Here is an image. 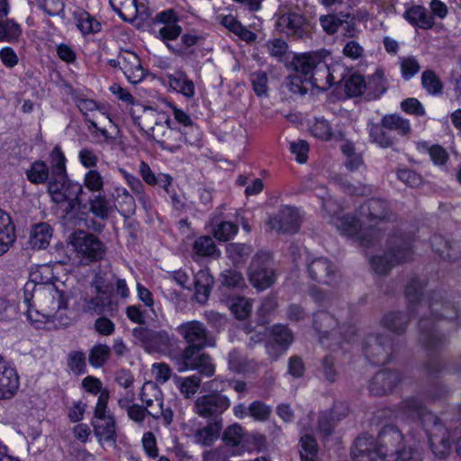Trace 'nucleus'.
I'll return each instance as SVG.
<instances>
[{
  "instance_id": "1",
  "label": "nucleus",
  "mask_w": 461,
  "mask_h": 461,
  "mask_svg": "<svg viewBox=\"0 0 461 461\" xmlns=\"http://www.w3.org/2000/svg\"><path fill=\"white\" fill-rule=\"evenodd\" d=\"M330 53L326 51L298 55L294 59V69L306 77L311 87L327 90L343 77V68L339 64L330 65Z\"/></svg>"
},
{
  "instance_id": "2",
  "label": "nucleus",
  "mask_w": 461,
  "mask_h": 461,
  "mask_svg": "<svg viewBox=\"0 0 461 461\" xmlns=\"http://www.w3.org/2000/svg\"><path fill=\"white\" fill-rule=\"evenodd\" d=\"M397 418L401 420H414L420 423L429 437L433 453L442 458L446 456L450 449L447 431L438 422V418L428 411L416 399L403 402Z\"/></svg>"
},
{
  "instance_id": "3",
  "label": "nucleus",
  "mask_w": 461,
  "mask_h": 461,
  "mask_svg": "<svg viewBox=\"0 0 461 461\" xmlns=\"http://www.w3.org/2000/svg\"><path fill=\"white\" fill-rule=\"evenodd\" d=\"M179 334L190 345L182 355L181 372L199 370L200 373L211 376L214 374V366L209 356L200 353V349L208 345L207 331L203 323L197 321L185 322L177 327Z\"/></svg>"
},
{
  "instance_id": "4",
  "label": "nucleus",
  "mask_w": 461,
  "mask_h": 461,
  "mask_svg": "<svg viewBox=\"0 0 461 461\" xmlns=\"http://www.w3.org/2000/svg\"><path fill=\"white\" fill-rule=\"evenodd\" d=\"M82 387L86 392L98 395L93 420L95 436L101 444L113 445L116 438V429L114 418L107 409L110 397L108 389L103 387L100 379L92 375H87L82 380Z\"/></svg>"
},
{
  "instance_id": "5",
  "label": "nucleus",
  "mask_w": 461,
  "mask_h": 461,
  "mask_svg": "<svg viewBox=\"0 0 461 461\" xmlns=\"http://www.w3.org/2000/svg\"><path fill=\"white\" fill-rule=\"evenodd\" d=\"M360 218L356 220L354 216L335 217L333 225L343 234L356 237L363 243L366 236L365 231L376 226L378 222L387 216V205L379 199H372L367 203L361 205Z\"/></svg>"
},
{
  "instance_id": "6",
  "label": "nucleus",
  "mask_w": 461,
  "mask_h": 461,
  "mask_svg": "<svg viewBox=\"0 0 461 461\" xmlns=\"http://www.w3.org/2000/svg\"><path fill=\"white\" fill-rule=\"evenodd\" d=\"M380 440L384 443L388 454L394 453L393 461H422L420 450L415 446H406L402 432L393 426H386L382 429Z\"/></svg>"
},
{
  "instance_id": "7",
  "label": "nucleus",
  "mask_w": 461,
  "mask_h": 461,
  "mask_svg": "<svg viewBox=\"0 0 461 461\" xmlns=\"http://www.w3.org/2000/svg\"><path fill=\"white\" fill-rule=\"evenodd\" d=\"M271 264V256L268 253H258L255 257L249 272V281L255 288L264 290L274 283L276 276Z\"/></svg>"
},
{
  "instance_id": "8",
  "label": "nucleus",
  "mask_w": 461,
  "mask_h": 461,
  "mask_svg": "<svg viewBox=\"0 0 461 461\" xmlns=\"http://www.w3.org/2000/svg\"><path fill=\"white\" fill-rule=\"evenodd\" d=\"M70 243L77 257L87 261L101 258L104 252L103 244L94 235L84 231L73 233Z\"/></svg>"
},
{
  "instance_id": "9",
  "label": "nucleus",
  "mask_w": 461,
  "mask_h": 461,
  "mask_svg": "<svg viewBox=\"0 0 461 461\" xmlns=\"http://www.w3.org/2000/svg\"><path fill=\"white\" fill-rule=\"evenodd\" d=\"M388 455V449L384 448V443L375 439L370 436L359 437L352 448L351 456L354 461H376L378 457Z\"/></svg>"
},
{
  "instance_id": "10",
  "label": "nucleus",
  "mask_w": 461,
  "mask_h": 461,
  "mask_svg": "<svg viewBox=\"0 0 461 461\" xmlns=\"http://www.w3.org/2000/svg\"><path fill=\"white\" fill-rule=\"evenodd\" d=\"M158 30L155 36L161 40L169 49L170 44H176L181 35V26L176 23V14L172 10L161 12L157 16Z\"/></svg>"
},
{
  "instance_id": "11",
  "label": "nucleus",
  "mask_w": 461,
  "mask_h": 461,
  "mask_svg": "<svg viewBox=\"0 0 461 461\" xmlns=\"http://www.w3.org/2000/svg\"><path fill=\"white\" fill-rule=\"evenodd\" d=\"M230 405L228 397L221 394H210L199 397L195 401L194 411L203 417L221 414Z\"/></svg>"
},
{
  "instance_id": "12",
  "label": "nucleus",
  "mask_w": 461,
  "mask_h": 461,
  "mask_svg": "<svg viewBox=\"0 0 461 461\" xmlns=\"http://www.w3.org/2000/svg\"><path fill=\"white\" fill-rule=\"evenodd\" d=\"M48 190L52 200L59 203L77 197L82 191V186L79 183L69 180L68 176L64 180L55 177L54 181L49 183Z\"/></svg>"
},
{
  "instance_id": "13",
  "label": "nucleus",
  "mask_w": 461,
  "mask_h": 461,
  "mask_svg": "<svg viewBox=\"0 0 461 461\" xmlns=\"http://www.w3.org/2000/svg\"><path fill=\"white\" fill-rule=\"evenodd\" d=\"M268 226L276 230L284 232L296 231L300 224V216L294 208L285 206L278 214L271 217Z\"/></svg>"
},
{
  "instance_id": "14",
  "label": "nucleus",
  "mask_w": 461,
  "mask_h": 461,
  "mask_svg": "<svg viewBox=\"0 0 461 461\" xmlns=\"http://www.w3.org/2000/svg\"><path fill=\"white\" fill-rule=\"evenodd\" d=\"M310 133L316 139L329 141L332 139L341 138L344 133L339 124H331L324 117H314L308 123Z\"/></svg>"
},
{
  "instance_id": "15",
  "label": "nucleus",
  "mask_w": 461,
  "mask_h": 461,
  "mask_svg": "<svg viewBox=\"0 0 461 461\" xmlns=\"http://www.w3.org/2000/svg\"><path fill=\"white\" fill-rule=\"evenodd\" d=\"M19 387V376L14 368L0 356V400L12 398Z\"/></svg>"
},
{
  "instance_id": "16",
  "label": "nucleus",
  "mask_w": 461,
  "mask_h": 461,
  "mask_svg": "<svg viewBox=\"0 0 461 461\" xmlns=\"http://www.w3.org/2000/svg\"><path fill=\"white\" fill-rule=\"evenodd\" d=\"M410 255L408 249L401 248L384 256H375L371 259L372 267L377 274H384L394 265L409 259Z\"/></svg>"
},
{
  "instance_id": "17",
  "label": "nucleus",
  "mask_w": 461,
  "mask_h": 461,
  "mask_svg": "<svg viewBox=\"0 0 461 461\" xmlns=\"http://www.w3.org/2000/svg\"><path fill=\"white\" fill-rule=\"evenodd\" d=\"M271 336V341L267 346V353L274 357L284 354L294 339L291 331L281 325L272 328Z\"/></svg>"
},
{
  "instance_id": "18",
  "label": "nucleus",
  "mask_w": 461,
  "mask_h": 461,
  "mask_svg": "<svg viewBox=\"0 0 461 461\" xmlns=\"http://www.w3.org/2000/svg\"><path fill=\"white\" fill-rule=\"evenodd\" d=\"M185 429L187 435L192 437L195 443L210 446L218 438L221 429V423L220 421H213L199 429H193L189 425H185Z\"/></svg>"
},
{
  "instance_id": "19",
  "label": "nucleus",
  "mask_w": 461,
  "mask_h": 461,
  "mask_svg": "<svg viewBox=\"0 0 461 461\" xmlns=\"http://www.w3.org/2000/svg\"><path fill=\"white\" fill-rule=\"evenodd\" d=\"M122 70L131 84H137L144 78V69L140 58L132 52H127L120 59Z\"/></svg>"
},
{
  "instance_id": "20",
  "label": "nucleus",
  "mask_w": 461,
  "mask_h": 461,
  "mask_svg": "<svg viewBox=\"0 0 461 461\" xmlns=\"http://www.w3.org/2000/svg\"><path fill=\"white\" fill-rule=\"evenodd\" d=\"M113 11L124 21H133L146 15V8L136 0H109Z\"/></svg>"
},
{
  "instance_id": "21",
  "label": "nucleus",
  "mask_w": 461,
  "mask_h": 461,
  "mask_svg": "<svg viewBox=\"0 0 461 461\" xmlns=\"http://www.w3.org/2000/svg\"><path fill=\"white\" fill-rule=\"evenodd\" d=\"M93 286L97 296L95 299L91 301L92 306L89 307L96 311L103 308L109 300L112 291V284L107 275L103 276L98 274L93 281Z\"/></svg>"
},
{
  "instance_id": "22",
  "label": "nucleus",
  "mask_w": 461,
  "mask_h": 461,
  "mask_svg": "<svg viewBox=\"0 0 461 461\" xmlns=\"http://www.w3.org/2000/svg\"><path fill=\"white\" fill-rule=\"evenodd\" d=\"M170 89L183 95L185 98H193L195 95V86L194 82L183 72L168 74L166 77Z\"/></svg>"
},
{
  "instance_id": "23",
  "label": "nucleus",
  "mask_w": 461,
  "mask_h": 461,
  "mask_svg": "<svg viewBox=\"0 0 461 461\" xmlns=\"http://www.w3.org/2000/svg\"><path fill=\"white\" fill-rule=\"evenodd\" d=\"M15 240V229L8 213L0 209V256L8 251Z\"/></svg>"
},
{
  "instance_id": "24",
  "label": "nucleus",
  "mask_w": 461,
  "mask_h": 461,
  "mask_svg": "<svg viewBox=\"0 0 461 461\" xmlns=\"http://www.w3.org/2000/svg\"><path fill=\"white\" fill-rule=\"evenodd\" d=\"M403 16L411 24L420 29L428 30L435 24L433 16L421 5L408 8Z\"/></svg>"
},
{
  "instance_id": "25",
  "label": "nucleus",
  "mask_w": 461,
  "mask_h": 461,
  "mask_svg": "<svg viewBox=\"0 0 461 461\" xmlns=\"http://www.w3.org/2000/svg\"><path fill=\"white\" fill-rule=\"evenodd\" d=\"M244 429L239 424H232L225 429L222 434V441L229 448L231 456H238L237 450L240 448Z\"/></svg>"
},
{
  "instance_id": "26",
  "label": "nucleus",
  "mask_w": 461,
  "mask_h": 461,
  "mask_svg": "<svg viewBox=\"0 0 461 461\" xmlns=\"http://www.w3.org/2000/svg\"><path fill=\"white\" fill-rule=\"evenodd\" d=\"M212 284L213 278L208 270H200L194 276L195 298L199 303L207 301Z\"/></svg>"
},
{
  "instance_id": "27",
  "label": "nucleus",
  "mask_w": 461,
  "mask_h": 461,
  "mask_svg": "<svg viewBox=\"0 0 461 461\" xmlns=\"http://www.w3.org/2000/svg\"><path fill=\"white\" fill-rule=\"evenodd\" d=\"M203 36L194 32H187L178 38L176 44L169 45V50L176 54H186L193 50L194 46L201 44Z\"/></svg>"
},
{
  "instance_id": "28",
  "label": "nucleus",
  "mask_w": 461,
  "mask_h": 461,
  "mask_svg": "<svg viewBox=\"0 0 461 461\" xmlns=\"http://www.w3.org/2000/svg\"><path fill=\"white\" fill-rule=\"evenodd\" d=\"M303 24V18L297 14H285L277 21L278 30L286 35H294L301 32Z\"/></svg>"
},
{
  "instance_id": "29",
  "label": "nucleus",
  "mask_w": 461,
  "mask_h": 461,
  "mask_svg": "<svg viewBox=\"0 0 461 461\" xmlns=\"http://www.w3.org/2000/svg\"><path fill=\"white\" fill-rule=\"evenodd\" d=\"M52 236V230L47 223H40L31 230V249L46 248Z\"/></svg>"
},
{
  "instance_id": "30",
  "label": "nucleus",
  "mask_w": 461,
  "mask_h": 461,
  "mask_svg": "<svg viewBox=\"0 0 461 461\" xmlns=\"http://www.w3.org/2000/svg\"><path fill=\"white\" fill-rule=\"evenodd\" d=\"M74 17L76 25L82 34L95 33L101 29L100 23L83 10L76 11Z\"/></svg>"
},
{
  "instance_id": "31",
  "label": "nucleus",
  "mask_w": 461,
  "mask_h": 461,
  "mask_svg": "<svg viewBox=\"0 0 461 461\" xmlns=\"http://www.w3.org/2000/svg\"><path fill=\"white\" fill-rule=\"evenodd\" d=\"M398 376L394 372H382L377 374L372 382L371 391L375 393H384L393 389Z\"/></svg>"
},
{
  "instance_id": "32",
  "label": "nucleus",
  "mask_w": 461,
  "mask_h": 461,
  "mask_svg": "<svg viewBox=\"0 0 461 461\" xmlns=\"http://www.w3.org/2000/svg\"><path fill=\"white\" fill-rule=\"evenodd\" d=\"M334 272L331 264L326 258H318L309 265V273L313 279L330 284V276Z\"/></svg>"
},
{
  "instance_id": "33",
  "label": "nucleus",
  "mask_w": 461,
  "mask_h": 461,
  "mask_svg": "<svg viewBox=\"0 0 461 461\" xmlns=\"http://www.w3.org/2000/svg\"><path fill=\"white\" fill-rule=\"evenodd\" d=\"M140 399L150 410L155 406L162 407L161 392L153 382H147L143 384L140 392Z\"/></svg>"
},
{
  "instance_id": "34",
  "label": "nucleus",
  "mask_w": 461,
  "mask_h": 461,
  "mask_svg": "<svg viewBox=\"0 0 461 461\" xmlns=\"http://www.w3.org/2000/svg\"><path fill=\"white\" fill-rule=\"evenodd\" d=\"M265 446V437L260 434L251 433L248 434L244 432L242 438V443L240 448H238V456H242L245 453H252L255 451H260Z\"/></svg>"
},
{
  "instance_id": "35",
  "label": "nucleus",
  "mask_w": 461,
  "mask_h": 461,
  "mask_svg": "<svg viewBox=\"0 0 461 461\" xmlns=\"http://www.w3.org/2000/svg\"><path fill=\"white\" fill-rule=\"evenodd\" d=\"M173 382L180 390L181 393L185 398H189L198 391L201 384V378L198 375L186 377L175 376Z\"/></svg>"
},
{
  "instance_id": "36",
  "label": "nucleus",
  "mask_w": 461,
  "mask_h": 461,
  "mask_svg": "<svg viewBox=\"0 0 461 461\" xmlns=\"http://www.w3.org/2000/svg\"><path fill=\"white\" fill-rule=\"evenodd\" d=\"M109 122L112 124L113 130L111 131H107L104 128H101L95 122H91L92 127L95 129V133H99L103 138L105 143L111 145H120L122 144L121 140V131L118 125L113 121L110 115H106Z\"/></svg>"
},
{
  "instance_id": "37",
  "label": "nucleus",
  "mask_w": 461,
  "mask_h": 461,
  "mask_svg": "<svg viewBox=\"0 0 461 461\" xmlns=\"http://www.w3.org/2000/svg\"><path fill=\"white\" fill-rule=\"evenodd\" d=\"M301 461H317L318 446L314 438L303 435L300 439Z\"/></svg>"
},
{
  "instance_id": "38",
  "label": "nucleus",
  "mask_w": 461,
  "mask_h": 461,
  "mask_svg": "<svg viewBox=\"0 0 461 461\" xmlns=\"http://www.w3.org/2000/svg\"><path fill=\"white\" fill-rule=\"evenodd\" d=\"M50 164L55 177L65 179L67 176L66 158L59 147H55L50 154Z\"/></svg>"
},
{
  "instance_id": "39",
  "label": "nucleus",
  "mask_w": 461,
  "mask_h": 461,
  "mask_svg": "<svg viewBox=\"0 0 461 461\" xmlns=\"http://www.w3.org/2000/svg\"><path fill=\"white\" fill-rule=\"evenodd\" d=\"M84 186L91 193L101 192L104 185V177L96 169H89L83 177Z\"/></svg>"
},
{
  "instance_id": "40",
  "label": "nucleus",
  "mask_w": 461,
  "mask_h": 461,
  "mask_svg": "<svg viewBox=\"0 0 461 461\" xmlns=\"http://www.w3.org/2000/svg\"><path fill=\"white\" fill-rule=\"evenodd\" d=\"M366 86L364 77L358 74H353L345 80V91L348 96L362 95Z\"/></svg>"
},
{
  "instance_id": "41",
  "label": "nucleus",
  "mask_w": 461,
  "mask_h": 461,
  "mask_svg": "<svg viewBox=\"0 0 461 461\" xmlns=\"http://www.w3.org/2000/svg\"><path fill=\"white\" fill-rule=\"evenodd\" d=\"M382 124L384 128L390 131H396L402 135L410 131L409 121L394 114L384 116Z\"/></svg>"
},
{
  "instance_id": "42",
  "label": "nucleus",
  "mask_w": 461,
  "mask_h": 461,
  "mask_svg": "<svg viewBox=\"0 0 461 461\" xmlns=\"http://www.w3.org/2000/svg\"><path fill=\"white\" fill-rule=\"evenodd\" d=\"M110 357V348L106 345H95L89 353V363L92 366L98 368L104 366Z\"/></svg>"
},
{
  "instance_id": "43",
  "label": "nucleus",
  "mask_w": 461,
  "mask_h": 461,
  "mask_svg": "<svg viewBox=\"0 0 461 461\" xmlns=\"http://www.w3.org/2000/svg\"><path fill=\"white\" fill-rule=\"evenodd\" d=\"M31 5H36L50 16L59 15L64 10L63 0H33Z\"/></svg>"
},
{
  "instance_id": "44",
  "label": "nucleus",
  "mask_w": 461,
  "mask_h": 461,
  "mask_svg": "<svg viewBox=\"0 0 461 461\" xmlns=\"http://www.w3.org/2000/svg\"><path fill=\"white\" fill-rule=\"evenodd\" d=\"M194 251L198 256H214L218 254L212 239L208 236H203L195 240Z\"/></svg>"
},
{
  "instance_id": "45",
  "label": "nucleus",
  "mask_w": 461,
  "mask_h": 461,
  "mask_svg": "<svg viewBox=\"0 0 461 461\" xmlns=\"http://www.w3.org/2000/svg\"><path fill=\"white\" fill-rule=\"evenodd\" d=\"M224 23L230 29V31H231L245 41L251 42L254 41L257 38L254 32L245 28L233 17L226 18Z\"/></svg>"
},
{
  "instance_id": "46",
  "label": "nucleus",
  "mask_w": 461,
  "mask_h": 461,
  "mask_svg": "<svg viewBox=\"0 0 461 461\" xmlns=\"http://www.w3.org/2000/svg\"><path fill=\"white\" fill-rule=\"evenodd\" d=\"M90 210L97 217L104 219L113 211V206L104 195H96L90 201Z\"/></svg>"
},
{
  "instance_id": "47",
  "label": "nucleus",
  "mask_w": 461,
  "mask_h": 461,
  "mask_svg": "<svg viewBox=\"0 0 461 461\" xmlns=\"http://www.w3.org/2000/svg\"><path fill=\"white\" fill-rule=\"evenodd\" d=\"M229 307L236 318L242 320L249 315L252 304L249 299L239 297L233 299L229 303Z\"/></svg>"
},
{
  "instance_id": "48",
  "label": "nucleus",
  "mask_w": 461,
  "mask_h": 461,
  "mask_svg": "<svg viewBox=\"0 0 461 461\" xmlns=\"http://www.w3.org/2000/svg\"><path fill=\"white\" fill-rule=\"evenodd\" d=\"M238 226L230 221H221L213 230V236L221 241H227L238 233Z\"/></svg>"
},
{
  "instance_id": "49",
  "label": "nucleus",
  "mask_w": 461,
  "mask_h": 461,
  "mask_svg": "<svg viewBox=\"0 0 461 461\" xmlns=\"http://www.w3.org/2000/svg\"><path fill=\"white\" fill-rule=\"evenodd\" d=\"M348 14H342L339 17L334 14L321 16L320 22L321 27L327 33H334L338 31L339 27L347 22Z\"/></svg>"
},
{
  "instance_id": "50",
  "label": "nucleus",
  "mask_w": 461,
  "mask_h": 461,
  "mask_svg": "<svg viewBox=\"0 0 461 461\" xmlns=\"http://www.w3.org/2000/svg\"><path fill=\"white\" fill-rule=\"evenodd\" d=\"M289 90L294 94H305L311 87L310 83L306 82V77L295 69L294 75L289 77L287 82Z\"/></svg>"
},
{
  "instance_id": "51",
  "label": "nucleus",
  "mask_w": 461,
  "mask_h": 461,
  "mask_svg": "<svg viewBox=\"0 0 461 461\" xmlns=\"http://www.w3.org/2000/svg\"><path fill=\"white\" fill-rule=\"evenodd\" d=\"M21 32L20 26L12 20L0 22V41L16 39Z\"/></svg>"
},
{
  "instance_id": "52",
  "label": "nucleus",
  "mask_w": 461,
  "mask_h": 461,
  "mask_svg": "<svg viewBox=\"0 0 461 461\" xmlns=\"http://www.w3.org/2000/svg\"><path fill=\"white\" fill-rule=\"evenodd\" d=\"M422 86L431 95L440 93L442 85L438 77L432 71H425L422 74Z\"/></svg>"
},
{
  "instance_id": "53",
  "label": "nucleus",
  "mask_w": 461,
  "mask_h": 461,
  "mask_svg": "<svg viewBox=\"0 0 461 461\" xmlns=\"http://www.w3.org/2000/svg\"><path fill=\"white\" fill-rule=\"evenodd\" d=\"M370 139L380 147L387 148L392 145V140L386 135L383 127L372 124L369 126Z\"/></svg>"
},
{
  "instance_id": "54",
  "label": "nucleus",
  "mask_w": 461,
  "mask_h": 461,
  "mask_svg": "<svg viewBox=\"0 0 461 461\" xmlns=\"http://www.w3.org/2000/svg\"><path fill=\"white\" fill-rule=\"evenodd\" d=\"M68 367L75 375H81L86 371V357L82 352L71 353L68 357Z\"/></svg>"
},
{
  "instance_id": "55",
  "label": "nucleus",
  "mask_w": 461,
  "mask_h": 461,
  "mask_svg": "<svg viewBox=\"0 0 461 461\" xmlns=\"http://www.w3.org/2000/svg\"><path fill=\"white\" fill-rule=\"evenodd\" d=\"M432 247L437 252L443 255L444 258L447 259H456V249L448 245L447 242L444 241L443 238L440 236L433 238Z\"/></svg>"
},
{
  "instance_id": "56",
  "label": "nucleus",
  "mask_w": 461,
  "mask_h": 461,
  "mask_svg": "<svg viewBox=\"0 0 461 461\" xmlns=\"http://www.w3.org/2000/svg\"><path fill=\"white\" fill-rule=\"evenodd\" d=\"M46 289L52 296L53 309H57V314L68 308V296L66 294L54 288L53 285H48Z\"/></svg>"
},
{
  "instance_id": "57",
  "label": "nucleus",
  "mask_w": 461,
  "mask_h": 461,
  "mask_svg": "<svg viewBox=\"0 0 461 461\" xmlns=\"http://www.w3.org/2000/svg\"><path fill=\"white\" fill-rule=\"evenodd\" d=\"M78 160L84 167L95 169L94 167L97 166L99 158L93 149L84 148L78 152Z\"/></svg>"
},
{
  "instance_id": "58",
  "label": "nucleus",
  "mask_w": 461,
  "mask_h": 461,
  "mask_svg": "<svg viewBox=\"0 0 461 461\" xmlns=\"http://www.w3.org/2000/svg\"><path fill=\"white\" fill-rule=\"evenodd\" d=\"M49 170L45 163L37 161L31 167V182L43 183L47 180Z\"/></svg>"
},
{
  "instance_id": "59",
  "label": "nucleus",
  "mask_w": 461,
  "mask_h": 461,
  "mask_svg": "<svg viewBox=\"0 0 461 461\" xmlns=\"http://www.w3.org/2000/svg\"><path fill=\"white\" fill-rule=\"evenodd\" d=\"M249 412L254 420L262 421L268 418L271 409L260 402H254L250 404Z\"/></svg>"
},
{
  "instance_id": "60",
  "label": "nucleus",
  "mask_w": 461,
  "mask_h": 461,
  "mask_svg": "<svg viewBox=\"0 0 461 461\" xmlns=\"http://www.w3.org/2000/svg\"><path fill=\"white\" fill-rule=\"evenodd\" d=\"M221 276L222 284L226 286L241 288L245 285L243 276L236 270H227Z\"/></svg>"
},
{
  "instance_id": "61",
  "label": "nucleus",
  "mask_w": 461,
  "mask_h": 461,
  "mask_svg": "<svg viewBox=\"0 0 461 461\" xmlns=\"http://www.w3.org/2000/svg\"><path fill=\"white\" fill-rule=\"evenodd\" d=\"M291 152L294 155L297 162L303 164L307 161L309 145L304 140L292 142L290 145Z\"/></svg>"
},
{
  "instance_id": "62",
  "label": "nucleus",
  "mask_w": 461,
  "mask_h": 461,
  "mask_svg": "<svg viewBox=\"0 0 461 461\" xmlns=\"http://www.w3.org/2000/svg\"><path fill=\"white\" fill-rule=\"evenodd\" d=\"M420 70V65L414 58H402L401 60V71L405 79H410Z\"/></svg>"
},
{
  "instance_id": "63",
  "label": "nucleus",
  "mask_w": 461,
  "mask_h": 461,
  "mask_svg": "<svg viewBox=\"0 0 461 461\" xmlns=\"http://www.w3.org/2000/svg\"><path fill=\"white\" fill-rule=\"evenodd\" d=\"M151 374L158 384L166 383L171 376L169 366L164 363H155L151 367Z\"/></svg>"
},
{
  "instance_id": "64",
  "label": "nucleus",
  "mask_w": 461,
  "mask_h": 461,
  "mask_svg": "<svg viewBox=\"0 0 461 461\" xmlns=\"http://www.w3.org/2000/svg\"><path fill=\"white\" fill-rule=\"evenodd\" d=\"M384 321L386 327L396 332L402 331L406 324L405 316L401 313H390Z\"/></svg>"
}]
</instances>
